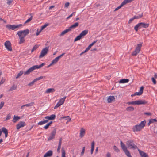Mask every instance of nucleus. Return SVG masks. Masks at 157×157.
Segmentation results:
<instances>
[{"label": "nucleus", "mask_w": 157, "mask_h": 157, "mask_svg": "<svg viewBox=\"0 0 157 157\" xmlns=\"http://www.w3.org/2000/svg\"><path fill=\"white\" fill-rule=\"evenodd\" d=\"M142 44H138L137 46L136 47V49H140L142 46Z\"/></svg>", "instance_id": "3c124183"}, {"label": "nucleus", "mask_w": 157, "mask_h": 157, "mask_svg": "<svg viewBox=\"0 0 157 157\" xmlns=\"http://www.w3.org/2000/svg\"><path fill=\"white\" fill-rule=\"evenodd\" d=\"M120 144L122 149L124 151L127 150V148L125 145L121 141Z\"/></svg>", "instance_id": "4be33fe9"}, {"label": "nucleus", "mask_w": 157, "mask_h": 157, "mask_svg": "<svg viewBox=\"0 0 157 157\" xmlns=\"http://www.w3.org/2000/svg\"><path fill=\"white\" fill-rule=\"evenodd\" d=\"M144 87L143 86H142L140 88V91L139 92H136L134 94L132 95H131L132 96H133L134 95H141L143 93V90L144 89Z\"/></svg>", "instance_id": "9b49d317"}, {"label": "nucleus", "mask_w": 157, "mask_h": 157, "mask_svg": "<svg viewBox=\"0 0 157 157\" xmlns=\"http://www.w3.org/2000/svg\"><path fill=\"white\" fill-rule=\"evenodd\" d=\"M122 6H122V5H121V4L119 6L117 7V8H116L114 10V11H117L118 9H119L121 8Z\"/></svg>", "instance_id": "5fc2aeb1"}, {"label": "nucleus", "mask_w": 157, "mask_h": 157, "mask_svg": "<svg viewBox=\"0 0 157 157\" xmlns=\"http://www.w3.org/2000/svg\"><path fill=\"white\" fill-rule=\"evenodd\" d=\"M115 98L113 96H110L107 98V101L108 103H111L113 101H115Z\"/></svg>", "instance_id": "2eb2a0df"}, {"label": "nucleus", "mask_w": 157, "mask_h": 157, "mask_svg": "<svg viewBox=\"0 0 157 157\" xmlns=\"http://www.w3.org/2000/svg\"><path fill=\"white\" fill-rule=\"evenodd\" d=\"M4 104V102L2 101L1 102L0 104V110L3 107Z\"/></svg>", "instance_id": "bf43d9fd"}, {"label": "nucleus", "mask_w": 157, "mask_h": 157, "mask_svg": "<svg viewBox=\"0 0 157 157\" xmlns=\"http://www.w3.org/2000/svg\"><path fill=\"white\" fill-rule=\"evenodd\" d=\"M138 151L139 152V153H140V156L142 157H143L144 156H145L146 155H147V154L146 153H144V152H143V151H141L140 150H138Z\"/></svg>", "instance_id": "72a5a7b5"}, {"label": "nucleus", "mask_w": 157, "mask_h": 157, "mask_svg": "<svg viewBox=\"0 0 157 157\" xmlns=\"http://www.w3.org/2000/svg\"><path fill=\"white\" fill-rule=\"evenodd\" d=\"M50 125H49V124L48 123L45 126H44V128L45 129H47L49 127V126Z\"/></svg>", "instance_id": "0e129e2a"}, {"label": "nucleus", "mask_w": 157, "mask_h": 157, "mask_svg": "<svg viewBox=\"0 0 157 157\" xmlns=\"http://www.w3.org/2000/svg\"><path fill=\"white\" fill-rule=\"evenodd\" d=\"M48 122V120H46H46L43 119L42 121L39 122L38 123V125H43V124H45L46 123Z\"/></svg>", "instance_id": "5701e85b"}, {"label": "nucleus", "mask_w": 157, "mask_h": 157, "mask_svg": "<svg viewBox=\"0 0 157 157\" xmlns=\"http://www.w3.org/2000/svg\"><path fill=\"white\" fill-rule=\"evenodd\" d=\"M17 86L14 85L9 90V91H11L13 90H15L17 89Z\"/></svg>", "instance_id": "c9c22d12"}, {"label": "nucleus", "mask_w": 157, "mask_h": 157, "mask_svg": "<svg viewBox=\"0 0 157 157\" xmlns=\"http://www.w3.org/2000/svg\"><path fill=\"white\" fill-rule=\"evenodd\" d=\"M140 50H135L132 54V56H136L137 54L139 53Z\"/></svg>", "instance_id": "c85d7f7f"}, {"label": "nucleus", "mask_w": 157, "mask_h": 157, "mask_svg": "<svg viewBox=\"0 0 157 157\" xmlns=\"http://www.w3.org/2000/svg\"><path fill=\"white\" fill-rule=\"evenodd\" d=\"M88 33V30H84L82 32L80 33V35L82 37L83 36H85Z\"/></svg>", "instance_id": "393cba45"}, {"label": "nucleus", "mask_w": 157, "mask_h": 157, "mask_svg": "<svg viewBox=\"0 0 157 157\" xmlns=\"http://www.w3.org/2000/svg\"><path fill=\"white\" fill-rule=\"evenodd\" d=\"M148 103V101L144 100H138L135 101H132L127 103L128 105H145Z\"/></svg>", "instance_id": "f03ea898"}, {"label": "nucleus", "mask_w": 157, "mask_h": 157, "mask_svg": "<svg viewBox=\"0 0 157 157\" xmlns=\"http://www.w3.org/2000/svg\"><path fill=\"white\" fill-rule=\"evenodd\" d=\"M53 154L52 151V150H49L45 153L44 156V157H50Z\"/></svg>", "instance_id": "4468645a"}, {"label": "nucleus", "mask_w": 157, "mask_h": 157, "mask_svg": "<svg viewBox=\"0 0 157 157\" xmlns=\"http://www.w3.org/2000/svg\"><path fill=\"white\" fill-rule=\"evenodd\" d=\"M141 28H147L149 26V24L143 22L139 23Z\"/></svg>", "instance_id": "dca6fc26"}, {"label": "nucleus", "mask_w": 157, "mask_h": 157, "mask_svg": "<svg viewBox=\"0 0 157 157\" xmlns=\"http://www.w3.org/2000/svg\"><path fill=\"white\" fill-rule=\"evenodd\" d=\"M66 98V97H64L63 98L61 99L59 102L62 105L64 103V102L65 101V99Z\"/></svg>", "instance_id": "7c9ffc66"}, {"label": "nucleus", "mask_w": 157, "mask_h": 157, "mask_svg": "<svg viewBox=\"0 0 157 157\" xmlns=\"http://www.w3.org/2000/svg\"><path fill=\"white\" fill-rule=\"evenodd\" d=\"M10 118H11V115H10V113H9L7 115V116H6V120H9L10 119Z\"/></svg>", "instance_id": "864d4df0"}, {"label": "nucleus", "mask_w": 157, "mask_h": 157, "mask_svg": "<svg viewBox=\"0 0 157 157\" xmlns=\"http://www.w3.org/2000/svg\"><path fill=\"white\" fill-rule=\"evenodd\" d=\"M45 64L44 63H42L39 65H36L33 66L32 67L26 71L24 73V75H28L32 72L33 70L36 69H39L41 68Z\"/></svg>", "instance_id": "f257e3e1"}, {"label": "nucleus", "mask_w": 157, "mask_h": 157, "mask_svg": "<svg viewBox=\"0 0 157 157\" xmlns=\"http://www.w3.org/2000/svg\"><path fill=\"white\" fill-rule=\"evenodd\" d=\"M61 105H62L61 104H60V103L58 102L55 106L54 107V109L57 108L58 107L60 106Z\"/></svg>", "instance_id": "13d9d810"}, {"label": "nucleus", "mask_w": 157, "mask_h": 157, "mask_svg": "<svg viewBox=\"0 0 157 157\" xmlns=\"http://www.w3.org/2000/svg\"><path fill=\"white\" fill-rule=\"evenodd\" d=\"M61 151L62 153V157H65V151L63 147L62 148Z\"/></svg>", "instance_id": "ea45409f"}, {"label": "nucleus", "mask_w": 157, "mask_h": 157, "mask_svg": "<svg viewBox=\"0 0 157 157\" xmlns=\"http://www.w3.org/2000/svg\"><path fill=\"white\" fill-rule=\"evenodd\" d=\"M95 143L94 141H93L91 144V149H94Z\"/></svg>", "instance_id": "8fccbe9b"}, {"label": "nucleus", "mask_w": 157, "mask_h": 157, "mask_svg": "<svg viewBox=\"0 0 157 157\" xmlns=\"http://www.w3.org/2000/svg\"><path fill=\"white\" fill-rule=\"evenodd\" d=\"M55 89L53 88H50L46 90L45 92V93H48L55 92Z\"/></svg>", "instance_id": "b1692460"}, {"label": "nucleus", "mask_w": 157, "mask_h": 157, "mask_svg": "<svg viewBox=\"0 0 157 157\" xmlns=\"http://www.w3.org/2000/svg\"><path fill=\"white\" fill-rule=\"evenodd\" d=\"M151 80H152V81L153 82V83L154 84H155L156 83V81L155 79V78L154 77H152L151 78Z\"/></svg>", "instance_id": "6e6d98bb"}, {"label": "nucleus", "mask_w": 157, "mask_h": 157, "mask_svg": "<svg viewBox=\"0 0 157 157\" xmlns=\"http://www.w3.org/2000/svg\"><path fill=\"white\" fill-rule=\"evenodd\" d=\"M2 132H3L5 134L8 133L7 129L5 127H3L2 128Z\"/></svg>", "instance_id": "58836bf2"}, {"label": "nucleus", "mask_w": 157, "mask_h": 157, "mask_svg": "<svg viewBox=\"0 0 157 157\" xmlns=\"http://www.w3.org/2000/svg\"><path fill=\"white\" fill-rule=\"evenodd\" d=\"M25 124V123L23 121H21L17 125V129H19L21 127H24Z\"/></svg>", "instance_id": "1a4fd4ad"}, {"label": "nucleus", "mask_w": 157, "mask_h": 157, "mask_svg": "<svg viewBox=\"0 0 157 157\" xmlns=\"http://www.w3.org/2000/svg\"><path fill=\"white\" fill-rule=\"evenodd\" d=\"M42 30H41V29H40L39 31L37 30V32L36 33V36L38 35L40 33V32Z\"/></svg>", "instance_id": "338daca9"}, {"label": "nucleus", "mask_w": 157, "mask_h": 157, "mask_svg": "<svg viewBox=\"0 0 157 157\" xmlns=\"http://www.w3.org/2000/svg\"><path fill=\"white\" fill-rule=\"evenodd\" d=\"M36 81L35 80V79H34L31 82L29 83L28 84V85L29 86H31L33 85L35 82Z\"/></svg>", "instance_id": "de8ad7c7"}, {"label": "nucleus", "mask_w": 157, "mask_h": 157, "mask_svg": "<svg viewBox=\"0 0 157 157\" xmlns=\"http://www.w3.org/2000/svg\"><path fill=\"white\" fill-rule=\"evenodd\" d=\"M85 150V147H84L82 148V151L81 153V155H83V154L84 153Z\"/></svg>", "instance_id": "052dcab7"}, {"label": "nucleus", "mask_w": 157, "mask_h": 157, "mask_svg": "<svg viewBox=\"0 0 157 157\" xmlns=\"http://www.w3.org/2000/svg\"><path fill=\"white\" fill-rule=\"evenodd\" d=\"M65 54V53H63L62 54L60 55L59 56L56 57L52 61V62L54 63V64L56 63L59 60V59L63 56Z\"/></svg>", "instance_id": "6e6552de"}, {"label": "nucleus", "mask_w": 157, "mask_h": 157, "mask_svg": "<svg viewBox=\"0 0 157 157\" xmlns=\"http://www.w3.org/2000/svg\"><path fill=\"white\" fill-rule=\"evenodd\" d=\"M129 80L128 79H122L119 81L120 83H124L128 82Z\"/></svg>", "instance_id": "a878e982"}, {"label": "nucleus", "mask_w": 157, "mask_h": 157, "mask_svg": "<svg viewBox=\"0 0 157 157\" xmlns=\"http://www.w3.org/2000/svg\"><path fill=\"white\" fill-rule=\"evenodd\" d=\"M82 38V37L79 34L75 38L74 40V41H76L79 40Z\"/></svg>", "instance_id": "a19ab883"}, {"label": "nucleus", "mask_w": 157, "mask_h": 157, "mask_svg": "<svg viewBox=\"0 0 157 157\" xmlns=\"http://www.w3.org/2000/svg\"><path fill=\"white\" fill-rule=\"evenodd\" d=\"M33 102H31L28 104H26L24 105H23L21 106V109H23L24 108V107L25 106L29 107L30 106H33L34 104Z\"/></svg>", "instance_id": "aec40b11"}, {"label": "nucleus", "mask_w": 157, "mask_h": 157, "mask_svg": "<svg viewBox=\"0 0 157 157\" xmlns=\"http://www.w3.org/2000/svg\"><path fill=\"white\" fill-rule=\"evenodd\" d=\"M127 2L126 0H124L123 2L121 3V4L122 5V6H123L124 5H125L126 4H127Z\"/></svg>", "instance_id": "e2e57ef3"}, {"label": "nucleus", "mask_w": 157, "mask_h": 157, "mask_svg": "<svg viewBox=\"0 0 157 157\" xmlns=\"http://www.w3.org/2000/svg\"><path fill=\"white\" fill-rule=\"evenodd\" d=\"M20 119V117L18 116L14 115L13 117V122L14 123L16 122L17 121Z\"/></svg>", "instance_id": "cd10ccee"}, {"label": "nucleus", "mask_w": 157, "mask_h": 157, "mask_svg": "<svg viewBox=\"0 0 157 157\" xmlns=\"http://www.w3.org/2000/svg\"><path fill=\"white\" fill-rule=\"evenodd\" d=\"M19 39H20V41H19V43L20 44H21L23 43L24 42V41L25 40V39H24V37L22 36H19Z\"/></svg>", "instance_id": "c756f323"}, {"label": "nucleus", "mask_w": 157, "mask_h": 157, "mask_svg": "<svg viewBox=\"0 0 157 157\" xmlns=\"http://www.w3.org/2000/svg\"><path fill=\"white\" fill-rule=\"evenodd\" d=\"M62 118L63 119H65L66 120H67V121H70L71 120V118H70L69 116L64 117H62Z\"/></svg>", "instance_id": "37998d69"}, {"label": "nucleus", "mask_w": 157, "mask_h": 157, "mask_svg": "<svg viewBox=\"0 0 157 157\" xmlns=\"http://www.w3.org/2000/svg\"><path fill=\"white\" fill-rule=\"evenodd\" d=\"M144 114L148 116H150L151 115V113L150 112H145L144 113Z\"/></svg>", "instance_id": "774afa93"}, {"label": "nucleus", "mask_w": 157, "mask_h": 157, "mask_svg": "<svg viewBox=\"0 0 157 157\" xmlns=\"http://www.w3.org/2000/svg\"><path fill=\"white\" fill-rule=\"evenodd\" d=\"M75 12H73L67 18V19H69L70 17H72L73 15H75Z\"/></svg>", "instance_id": "09e8293b"}, {"label": "nucleus", "mask_w": 157, "mask_h": 157, "mask_svg": "<svg viewBox=\"0 0 157 157\" xmlns=\"http://www.w3.org/2000/svg\"><path fill=\"white\" fill-rule=\"evenodd\" d=\"M56 117V115L55 114H52L50 116H47L45 117V119L48 120V121L49 120H53Z\"/></svg>", "instance_id": "ddd939ff"}, {"label": "nucleus", "mask_w": 157, "mask_h": 157, "mask_svg": "<svg viewBox=\"0 0 157 157\" xmlns=\"http://www.w3.org/2000/svg\"><path fill=\"white\" fill-rule=\"evenodd\" d=\"M125 154L127 155L128 157H132L130 152L128 150H127L124 151Z\"/></svg>", "instance_id": "2f4dec72"}, {"label": "nucleus", "mask_w": 157, "mask_h": 157, "mask_svg": "<svg viewBox=\"0 0 157 157\" xmlns=\"http://www.w3.org/2000/svg\"><path fill=\"white\" fill-rule=\"evenodd\" d=\"M113 149L116 152H118L119 151V150L118 149V148L116 146H114L113 147Z\"/></svg>", "instance_id": "603ef678"}, {"label": "nucleus", "mask_w": 157, "mask_h": 157, "mask_svg": "<svg viewBox=\"0 0 157 157\" xmlns=\"http://www.w3.org/2000/svg\"><path fill=\"white\" fill-rule=\"evenodd\" d=\"M29 30L28 29H26L24 30L18 31L17 33V34L19 36H22L25 37L29 34Z\"/></svg>", "instance_id": "20e7f679"}, {"label": "nucleus", "mask_w": 157, "mask_h": 157, "mask_svg": "<svg viewBox=\"0 0 157 157\" xmlns=\"http://www.w3.org/2000/svg\"><path fill=\"white\" fill-rule=\"evenodd\" d=\"M150 120L151 121L152 123L157 121V120H156V119H151Z\"/></svg>", "instance_id": "680f3d73"}, {"label": "nucleus", "mask_w": 157, "mask_h": 157, "mask_svg": "<svg viewBox=\"0 0 157 157\" xmlns=\"http://www.w3.org/2000/svg\"><path fill=\"white\" fill-rule=\"evenodd\" d=\"M56 132V129L54 128L51 132L50 136L49 137L48 140L50 141L54 138Z\"/></svg>", "instance_id": "423d86ee"}, {"label": "nucleus", "mask_w": 157, "mask_h": 157, "mask_svg": "<svg viewBox=\"0 0 157 157\" xmlns=\"http://www.w3.org/2000/svg\"><path fill=\"white\" fill-rule=\"evenodd\" d=\"M146 123V121L145 120L142 121L139 124H137L140 127H141L142 129L144 128V127L145 126Z\"/></svg>", "instance_id": "f3484780"}, {"label": "nucleus", "mask_w": 157, "mask_h": 157, "mask_svg": "<svg viewBox=\"0 0 157 157\" xmlns=\"http://www.w3.org/2000/svg\"><path fill=\"white\" fill-rule=\"evenodd\" d=\"M126 145L128 148L130 149H136L137 148V147L134 144L132 140L127 141L126 143Z\"/></svg>", "instance_id": "7ed1b4c3"}, {"label": "nucleus", "mask_w": 157, "mask_h": 157, "mask_svg": "<svg viewBox=\"0 0 157 157\" xmlns=\"http://www.w3.org/2000/svg\"><path fill=\"white\" fill-rule=\"evenodd\" d=\"M45 76H41L40 77H38L35 79L36 81H37L39 80L42 78H45Z\"/></svg>", "instance_id": "a18cd8bd"}, {"label": "nucleus", "mask_w": 157, "mask_h": 157, "mask_svg": "<svg viewBox=\"0 0 157 157\" xmlns=\"http://www.w3.org/2000/svg\"><path fill=\"white\" fill-rule=\"evenodd\" d=\"M85 134V130L83 128L81 129L80 133V137L81 138L83 137Z\"/></svg>", "instance_id": "a211bd4d"}, {"label": "nucleus", "mask_w": 157, "mask_h": 157, "mask_svg": "<svg viewBox=\"0 0 157 157\" xmlns=\"http://www.w3.org/2000/svg\"><path fill=\"white\" fill-rule=\"evenodd\" d=\"M49 25V23H46L44 25H43L41 27V30H43L44 28H45L47 26Z\"/></svg>", "instance_id": "79ce46f5"}, {"label": "nucleus", "mask_w": 157, "mask_h": 157, "mask_svg": "<svg viewBox=\"0 0 157 157\" xmlns=\"http://www.w3.org/2000/svg\"><path fill=\"white\" fill-rule=\"evenodd\" d=\"M32 17H33V16H31V17L29 18L28 19H27L25 21V22L24 24H26V23H28L29 22H30L32 19Z\"/></svg>", "instance_id": "49530a36"}, {"label": "nucleus", "mask_w": 157, "mask_h": 157, "mask_svg": "<svg viewBox=\"0 0 157 157\" xmlns=\"http://www.w3.org/2000/svg\"><path fill=\"white\" fill-rule=\"evenodd\" d=\"M69 2H67L65 4V7L67 8L69 6Z\"/></svg>", "instance_id": "69168bd1"}, {"label": "nucleus", "mask_w": 157, "mask_h": 157, "mask_svg": "<svg viewBox=\"0 0 157 157\" xmlns=\"http://www.w3.org/2000/svg\"><path fill=\"white\" fill-rule=\"evenodd\" d=\"M48 50H42L39 58H41L44 56L47 53Z\"/></svg>", "instance_id": "9d476101"}, {"label": "nucleus", "mask_w": 157, "mask_h": 157, "mask_svg": "<svg viewBox=\"0 0 157 157\" xmlns=\"http://www.w3.org/2000/svg\"><path fill=\"white\" fill-rule=\"evenodd\" d=\"M79 25L78 23V22H76L71 26L69 27V29H71H71H75Z\"/></svg>", "instance_id": "6ab92c4d"}, {"label": "nucleus", "mask_w": 157, "mask_h": 157, "mask_svg": "<svg viewBox=\"0 0 157 157\" xmlns=\"http://www.w3.org/2000/svg\"><path fill=\"white\" fill-rule=\"evenodd\" d=\"M23 73V71H21L19 73H18L16 77V79H17L20 76H21Z\"/></svg>", "instance_id": "473e14b6"}, {"label": "nucleus", "mask_w": 157, "mask_h": 157, "mask_svg": "<svg viewBox=\"0 0 157 157\" xmlns=\"http://www.w3.org/2000/svg\"><path fill=\"white\" fill-rule=\"evenodd\" d=\"M40 46L39 44H36L33 48L32 49H36L37 48H39V46Z\"/></svg>", "instance_id": "4d7b16f0"}, {"label": "nucleus", "mask_w": 157, "mask_h": 157, "mask_svg": "<svg viewBox=\"0 0 157 157\" xmlns=\"http://www.w3.org/2000/svg\"><path fill=\"white\" fill-rule=\"evenodd\" d=\"M141 27L140 26V24L138 23L134 27V29L136 31H137L139 29H140Z\"/></svg>", "instance_id": "e433bc0d"}, {"label": "nucleus", "mask_w": 157, "mask_h": 157, "mask_svg": "<svg viewBox=\"0 0 157 157\" xmlns=\"http://www.w3.org/2000/svg\"><path fill=\"white\" fill-rule=\"evenodd\" d=\"M22 26V25H7L6 26V27L9 29L14 30L15 29Z\"/></svg>", "instance_id": "39448f33"}, {"label": "nucleus", "mask_w": 157, "mask_h": 157, "mask_svg": "<svg viewBox=\"0 0 157 157\" xmlns=\"http://www.w3.org/2000/svg\"><path fill=\"white\" fill-rule=\"evenodd\" d=\"M143 16V14H142L140 15H137L135 16L134 17L135 19H139L141 18Z\"/></svg>", "instance_id": "c03bdc74"}, {"label": "nucleus", "mask_w": 157, "mask_h": 157, "mask_svg": "<svg viewBox=\"0 0 157 157\" xmlns=\"http://www.w3.org/2000/svg\"><path fill=\"white\" fill-rule=\"evenodd\" d=\"M71 31V29L68 28L67 29H66L64 30L63 32H61L60 34V36H62L64 35L66 33H67V32H68L69 31Z\"/></svg>", "instance_id": "bb28decb"}, {"label": "nucleus", "mask_w": 157, "mask_h": 157, "mask_svg": "<svg viewBox=\"0 0 157 157\" xmlns=\"http://www.w3.org/2000/svg\"><path fill=\"white\" fill-rule=\"evenodd\" d=\"M126 110L128 111H132L134 110V108L132 106H129L127 107L126 109Z\"/></svg>", "instance_id": "f704fd0d"}, {"label": "nucleus", "mask_w": 157, "mask_h": 157, "mask_svg": "<svg viewBox=\"0 0 157 157\" xmlns=\"http://www.w3.org/2000/svg\"><path fill=\"white\" fill-rule=\"evenodd\" d=\"M62 139L61 138L59 139V143L58 148L57 149V151L59 153L60 152V150L61 148V146L62 144Z\"/></svg>", "instance_id": "412c9836"}, {"label": "nucleus", "mask_w": 157, "mask_h": 157, "mask_svg": "<svg viewBox=\"0 0 157 157\" xmlns=\"http://www.w3.org/2000/svg\"><path fill=\"white\" fill-rule=\"evenodd\" d=\"M5 46L7 49H11V44L8 41H6L5 43Z\"/></svg>", "instance_id": "f8f14e48"}, {"label": "nucleus", "mask_w": 157, "mask_h": 157, "mask_svg": "<svg viewBox=\"0 0 157 157\" xmlns=\"http://www.w3.org/2000/svg\"><path fill=\"white\" fill-rule=\"evenodd\" d=\"M132 130L134 132H138L141 131L142 128L137 124L134 126L132 128Z\"/></svg>", "instance_id": "0eeeda50"}, {"label": "nucleus", "mask_w": 157, "mask_h": 157, "mask_svg": "<svg viewBox=\"0 0 157 157\" xmlns=\"http://www.w3.org/2000/svg\"><path fill=\"white\" fill-rule=\"evenodd\" d=\"M96 41L93 42L88 46L87 47V48H86V49H90L91 48V47L93 46L94 44L96 43Z\"/></svg>", "instance_id": "4c0bfd02"}]
</instances>
